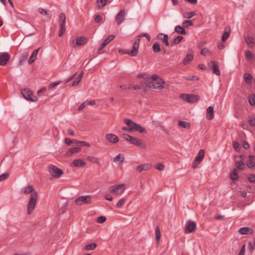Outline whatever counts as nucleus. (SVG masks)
<instances>
[{"mask_svg": "<svg viewBox=\"0 0 255 255\" xmlns=\"http://www.w3.org/2000/svg\"><path fill=\"white\" fill-rule=\"evenodd\" d=\"M21 193L24 194L31 193L27 205V213L30 215L35 208L37 200L38 197V192L34 190V187L31 185H28L22 189Z\"/></svg>", "mask_w": 255, "mask_h": 255, "instance_id": "1", "label": "nucleus"}, {"mask_svg": "<svg viewBox=\"0 0 255 255\" xmlns=\"http://www.w3.org/2000/svg\"><path fill=\"white\" fill-rule=\"evenodd\" d=\"M141 84L149 88L161 90L164 88L165 82L162 79H159L153 81H142Z\"/></svg>", "mask_w": 255, "mask_h": 255, "instance_id": "2", "label": "nucleus"}, {"mask_svg": "<svg viewBox=\"0 0 255 255\" xmlns=\"http://www.w3.org/2000/svg\"><path fill=\"white\" fill-rule=\"evenodd\" d=\"M123 137L126 141L129 142L130 143L136 145V146H139L143 149H145L146 145L144 143L142 140L139 139L136 137H133L128 134L124 133L123 135Z\"/></svg>", "mask_w": 255, "mask_h": 255, "instance_id": "3", "label": "nucleus"}, {"mask_svg": "<svg viewBox=\"0 0 255 255\" xmlns=\"http://www.w3.org/2000/svg\"><path fill=\"white\" fill-rule=\"evenodd\" d=\"M126 186L125 184L115 185L109 187V191L110 193L116 195H121L125 191Z\"/></svg>", "mask_w": 255, "mask_h": 255, "instance_id": "4", "label": "nucleus"}, {"mask_svg": "<svg viewBox=\"0 0 255 255\" xmlns=\"http://www.w3.org/2000/svg\"><path fill=\"white\" fill-rule=\"evenodd\" d=\"M124 122L128 127H131L132 131L136 130L140 133H143L145 131V129L141 125L134 123L130 119H125Z\"/></svg>", "mask_w": 255, "mask_h": 255, "instance_id": "5", "label": "nucleus"}, {"mask_svg": "<svg viewBox=\"0 0 255 255\" xmlns=\"http://www.w3.org/2000/svg\"><path fill=\"white\" fill-rule=\"evenodd\" d=\"M48 171L51 175L55 178H60L63 174L62 169L54 165H50L48 166Z\"/></svg>", "mask_w": 255, "mask_h": 255, "instance_id": "6", "label": "nucleus"}, {"mask_svg": "<svg viewBox=\"0 0 255 255\" xmlns=\"http://www.w3.org/2000/svg\"><path fill=\"white\" fill-rule=\"evenodd\" d=\"M75 202L78 206L83 204H91L92 202V196L90 195L79 196L75 199Z\"/></svg>", "mask_w": 255, "mask_h": 255, "instance_id": "7", "label": "nucleus"}, {"mask_svg": "<svg viewBox=\"0 0 255 255\" xmlns=\"http://www.w3.org/2000/svg\"><path fill=\"white\" fill-rule=\"evenodd\" d=\"M180 98L183 100L190 103L196 102L199 100V96L194 94H183L180 95Z\"/></svg>", "mask_w": 255, "mask_h": 255, "instance_id": "8", "label": "nucleus"}, {"mask_svg": "<svg viewBox=\"0 0 255 255\" xmlns=\"http://www.w3.org/2000/svg\"><path fill=\"white\" fill-rule=\"evenodd\" d=\"M21 94L24 98L27 100L32 102H35L37 100V98L34 97L32 92L28 89L22 90Z\"/></svg>", "mask_w": 255, "mask_h": 255, "instance_id": "9", "label": "nucleus"}, {"mask_svg": "<svg viewBox=\"0 0 255 255\" xmlns=\"http://www.w3.org/2000/svg\"><path fill=\"white\" fill-rule=\"evenodd\" d=\"M204 155L205 151L204 149H200L198 153L197 156L195 157L193 162L192 167L193 168H196L197 166L200 164L204 158Z\"/></svg>", "mask_w": 255, "mask_h": 255, "instance_id": "10", "label": "nucleus"}, {"mask_svg": "<svg viewBox=\"0 0 255 255\" xmlns=\"http://www.w3.org/2000/svg\"><path fill=\"white\" fill-rule=\"evenodd\" d=\"M196 228V224L195 222L188 220L185 225L184 232L186 234L193 232Z\"/></svg>", "mask_w": 255, "mask_h": 255, "instance_id": "11", "label": "nucleus"}, {"mask_svg": "<svg viewBox=\"0 0 255 255\" xmlns=\"http://www.w3.org/2000/svg\"><path fill=\"white\" fill-rule=\"evenodd\" d=\"M126 14V11L125 9H122L116 15L115 20L118 25H120L125 20Z\"/></svg>", "mask_w": 255, "mask_h": 255, "instance_id": "12", "label": "nucleus"}, {"mask_svg": "<svg viewBox=\"0 0 255 255\" xmlns=\"http://www.w3.org/2000/svg\"><path fill=\"white\" fill-rule=\"evenodd\" d=\"M139 42H140V39L139 38H137L135 40V41L133 44L132 50L128 51V52H126L125 53H128V54H129V55H130L131 56H136L138 53V47H139Z\"/></svg>", "mask_w": 255, "mask_h": 255, "instance_id": "13", "label": "nucleus"}, {"mask_svg": "<svg viewBox=\"0 0 255 255\" xmlns=\"http://www.w3.org/2000/svg\"><path fill=\"white\" fill-rule=\"evenodd\" d=\"M115 38L114 35H109L103 42L98 48L99 53H101L100 51L103 49L110 42H111Z\"/></svg>", "mask_w": 255, "mask_h": 255, "instance_id": "14", "label": "nucleus"}, {"mask_svg": "<svg viewBox=\"0 0 255 255\" xmlns=\"http://www.w3.org/2000/svg\"><path fill=\"white\" fill-rule=\"evenodd\" d=\"M193 51L192 49H189L188 51V53L183 60V64L187 65L193 59Z\"/></svg>", "mask_w": 255, "mask_h": 255, "instance_id": "15", "label": "nucleus"}, {"mask_svg": "<svg viewBox=\"0 0 255 255\" xmlns=\"http://www.w3.org/2000/svg\"><path fill=\"white\" fill-rule=\"evenodd\" d=\"M106 139L112 143H116L119 141L118 136L113 133H108L106 135Z\"/></svg>", "mask_w": 255, "mask_h": 255, "instance_id": "16", "label": "nucleus"}, {"mask_svg": "<svg viewBox=\"0 0 255 255\" xmlns=\"http://www.w3.org/2000/svg\"><path fill=\"white\" fill-rule=\"evenodd\" d=\"M152 167V165L150 163H144L142 164H140L139 166H137L136 168V170L138 172H141L143 171H146L150 169Z\"/></svg>", "mask_w": 255, "mask_h": 255, "instance_id": "17", "label": "nucleus"}, {"mask_svg": "<svg viewBox=\"0 0 255 255\" xmlns=\"http://www.w3.org/2000/svg\"><path fill=\"white\" fill-rule=\"evenodd\" d=\"M157 38L160 39L162 42L166 45L169 46L168 35L163 33H159L157 36Z\"/></svg>", "mask_w": 255, "mask_h": 255, "instance_id": "18", "label": "nucleus"}, {"mask_svg": "<svg viewBox=\"0 0 255 255\" xmlns=\"http://www.w3.org/2000/svg\"><path fill=\"white\" fill-rule=\"evenodd\" d=\"M9 59V55L7 53H4L0 55V65H5Z\"/></svg>", "mask_w": 255, "mask_h": 255, "instance_id": "19", "label": "nucleus"}, {"mask_svg": "<svg viewBox=\"0 0 255 255\" xmlns=\"http://www.w3.org/2000/svg\"><path fill=\"white\" fill-rule=\"evenodd\" d=\"M86 165V162L82 159H75L72 161L70 165L72 167H83Z\"/></svg>", "mask_w": 255, "mask_h": 255, "instance_id": "20", "label": "nucleus"}, {"mask_svg": "<svg viewBox=\"0 0 255 255\" xmlns=\"http://www.w3.org/2000/svg\"><path fill=\"white\" fill-rule=\"evenodd\" d=\"M206 118L209 120H211L214 118V108L212 106H209L207 109Z\"/></svg>", "mask_w": 255, "mask_h": 255, "instance_id": "21", "label": "nucleus"}, {"mask_svg": "<svg viewBox=\"0 0 255 255\" xmlns=\"http://www.w3.org/2000/svg\"><path fill=\"white\" fill-rule=\"evenodd\" d=\"M40 49V48H39L36 49L33 51L32 55L30 57L29 60H28V63L29 64H31L36 59L37 55L38 52Z\"/></svg>", "mask_w": 255, "mask_h": 255, "instance_id": "22", "label": "nucleus"}, {"mask_svg": "<svg viewBox=\"0 0 255 255\" xmlns=\"http://www.w3.org/2000/svg\"><path fill=\"white\" fill-rule=\"evenodd\" d=\"M239 232L241 235L251 234L253 233V230L249 227H243L239 229Z\"/></svg>", "mask_w": 255, "mask_h": 255, "instance_id": "23", "label": "nucleus"}, {"mask_svg": "<svg viewBox=\"0 0 255 255\" xmlns=\"http://www.w3.org/2000/svg\"><path fill=\"white\" fill-rule=\"evenodd\" d=\"M211 63H213V72L216 75L219 76L220 75V71L219 69L218 63L215 61H212Z\"/></svg>", "mask_w": 255, "mask_h": 255, "instance_id": "24", "label": "nucleus"}, {"mask_svg": "<svg viewBox=\"0 0 255 255\" xmlns=\"http://www.w3.org/2000/svg\"><path fill=\"white\" fill-rule=\"evenodd\" d=\"M87 42L86 37L80 36L76 38V44L79 46L85 45Z\"/></svg>", "mask_w": 255, "mask_h": 255, "instance_id": "25", "label": "nucleus"}, {"mask_svg": "<svg viewBox=\"0 0 255 255\" xmlns=\"http://www.w3.org/2000/svg\"><path fill=\"white\" fill-rule=\"evenodd\" d=\"M66 19L65 14L63 12L61 13L58 19L60 25H65Z\"/></svg>", "mask_w": 255, "mask_h": 255, "instance_id": "26", "label": "nucleus"}, {"mask_svg": "<svg viewBox=\"0 0 255 255\" xmlns=\"http://www.w3.org/2000/svg\"><path fill=\"white\" fill-rule=\"evenodd\" d=\"M80 147H72L67 151V155L68 156H71L72 154L75 153H78L81 150Z\"/></svg>", "mask_w": 255, "mask_h": 255, "instance_id": "27", "label": "nucleus"}, {"mask_svg": "<svg viewBox=\"0 0 255 255\" xmlns=\"http://www.w3.org/2000/svg\"><path fill=\"white\" fill-rule=\"evenodd\" d=\"M178 126L186 129H189L190 128V124L185 121H179L178 122Z\"/></svg>", "mask_w": 255, "mask_h": 255, "instance_id": "28", "label": "nucleus"}, {"mask_svg": "<svg viewBox=\"0 0 255 255\" xmlns=\"http://www.w3.org/2000/svg\"><path fill=\"white\" fill-rule=\"evenodd\" d=\"M175 31L178 33L183 34V35H185L186 33L185 29L182 26H181L180 25H177L175 26Z\"/></svg>", "mask_w": 255, "mask_h": 255, "instance_id": "29", "label": "nucleus"}, {"mask_svg": "<svg viewBox=\"0 0 255 255\" xmlns=\"http://www.w3.org/2000/svg\"><path fill=\"white\" fill-rule=\"evenodd\" d=\"M183 39V37L180 35L177 36L175 38L173 41L170 43V46H172L174 45L179 44L181 41Z\"/></svg>", "mask_w": 255, "mask_h": 255, "instance_id": "30", "label": "nucleus"}, {"mask_svg": "<svg viewBox=\"0 0 255 255\" xmlns=\"http://www.w3.org/2000/svg\"><path fill=\"white\" fill-rule=\"evenodd\" d=\"M245 41H246V42L247 44V45L250 47H253V45L254 44V39L253 37H250V36L247 37L245 38Z\"/></svg>", "mask_w": 255, "mask_h": 255, "instance_id": "31", "label": "nucleus"}, {"mask_svg": "<svg viewBox=\"0 0 255 255\" xmlns=\"http://www.w3.org/2000/svg\"><path fill=\"white\" fill-rule=\"evenodd\" d=\"M74 143H75L77 145H79V146H86L87 147L90 146V144L89 143L86 142L84 141L78 140L77 139L74 140Z\"/></svg>", "mask_w": 255, "mask_h": 255, "instance_id": "32", "label": "nucleus"}, {"mask_svg": "<svg viewBox=\"0 0 255 255\" xmlns=\"http://www.w3.org/2000/svg\"><path fill=\"white\" fill-rule=\"evenodd\" d=\"M97 7L99 8H103L107 3V0H97Z\"/></svg>", "mask_w": 255, "mask_h": 255, "instance_id": "33", "label": "nucleus"}, {"mask_svg": "<svg viewBox=\"0 0 255 255\" xmlns=\"http://www.w3.org/2000/svg\"><path fill=\"white\" fill-rule=\"evenodd\" d=\"M153 50L155 53L159 52L161 50L160 44L158 42H155L152 46Z\"/></svg>", "mask_w": 255, "mask_h": 255, "instance_id": "34", "label": "nucleus"}, {"mask_svg": "<svg viewBox=\"0 0 255 255\" xmlns=\"http://www.w3.org/2000/svg\"><path fill=\"white\" fill-rule=\"evenodd\" d=\"M124 160V157L123 155H122V154H119L114 158L113 160L115 162H123Z\"/></svg>", "mask_w": 255, "mask_h": 255, "instance_id": "35", "label": "nucleus"}, {"mask_svg": "<svg viewBox=\"0 0 255 255\" xmlns=\"http://www.w3.org/2000/svg\"><path fill=\"white\" fill-rule=\"evenodd\" d=\"M38 12L41 14L46 16L48 19H50L51 17L48 12L42 8H39L38 10Z\"/></svg>", "mask_w": 255, "mask_h": 255, "instance_id": "36", "label": "nucleus"}, {"mask_svg": "<svg viewBox=\"0 0 255 255\" xmlns=\"http://www.w3.org/2000/svg\"><path fill=\"white\" fill-rule=\"evenodd\" d=\"M97 246V245L96 243H92L89 245H87L84 249L86 251H90L94 250Z\"/></svg>", "mask_w": 255, "mask_h": 255, "instance_id": "37", "label": "nucleus"}, {"mask_svg": "<svg viewBox=\"0 0 255 255\" xmlns=\"http://www.w3.org/2000/svg\"><path fill=\"white\" fill-rule=\"evenodd\" d=\"M87 159L93 163L99 164V161L97 157L93 156H89L87 157Z\"/></svg>", "mask_w": 255, "mask_h": 255, "instance_id": "38", "label": "nucleus"}, {"mask_svg": "<svg viewBox=\"0 0 255 255\" xmlns=\"http://www.w3.org/2000/svg\"><path fill=\"white\" fill-rule=\"evenodd\" d=\"M160 237H161V233H160L159 228L158 227H156V228L155 230V238H156V241L157 243L159 242Z\"/></svg>", "mask_w": 255, "mask_h": 255, "instance_id": "39", "label": "nucleus"}, {"mask_svg": "<svg viewBox=\"0 0 255 255\" xmlns=\"http://www.w3.org/2000/svg\"><path fill=\"white\" fill-rule=\"evenodd\" d=\"M195 15V13L194 12H187L183 13V16L185 18L189 19Z\"/></svg>", "mask_w": 255, "mask_h": 255, "instance_id": "40", "label": "nucleus"}, {"mask_svg": "<svg viewBox=\"0 0 255 255\" xmlns=\"http://www.w3.org/2000/svg\"><path fill=\"white\" fill-rule=\"evenodd\" d=\"M236 166L239 169L243 170L244 169L245 163L242 161H237L236 162Z\"/></svg>", "mask_w": 255, "mask_h": 255, "instance_id": "41", "label": "nucleus"}, {"mask_svg": "<svg viewBox=\"0 0 255 255\" xmlns=\"http://www.w3.org/2000/svg\"><path fill=\"white\" fill-rule=\"evenodd\" d=\"M230 34V30H229L228 31H225L222 35V41H225L229 37Z\"/></svg>", "mask_w": 255, "mask_h": 255, "instance_id": "42", "label": "nucleus"}, {"mask_svg": "<svg viewBox=\"0 0 255 255\" xmlns=\"http://www.w3.org/2000/svg\"><path fill=\"white\" fill-rule=\"evenodd\" d=\"M201 54L204 56L210 55L211 52L207 48H203L201 51Z\"/></svg>", "mask_w": 255, "mask_h": 255, "instance_id": "43", "label": "nucleus"}, {"mask_svg": "<svg viewBox=\"0 0 255 255\" xmlns=\"http://www.w3.org/2000/svg\"><path fill=\"white\" fill-rule=\"evenodd\" d=\"M66 31L65 25H60V30L59 32V36L61 37L64 33Z\"/></svg>", "mask_w": 255, "mask_h": 255, "instance_id": "44", "label": "nucleus"}, {"mask_svg": "<svg viewBox=\"0 0 255 255\" xmlns=\"http://www.w3.org/2000/svg\"><path fill=\"white\" fill-rule=\"evenodd\" d=\"M252 78V76L249 73H246L244 75V79L247 83H251Z\"/></svg>", "mask_w": 255, "mask_h": 255, "instance_id": "45", "label": "nucleus"}, {"mask_svg": "<svg viewBox=\"0 0 255 255\" xmlns=\"http://www.w3.org/2000/svg\"><path fill=\"white\" fill-rule=\"evenodd\" d=\"M159 79H161L158 75H153L151 77H148V80H146V81H153L157 80Z\"/></svg>", "mask_w": 255, "mask_h": 255, "instance_id": "46", "label": "nucleus"}, {"mask_svg": "<svg viewBox=\"0 0 255 255\" xmlns=\"http://www.w3.org/2000/svg\"><path fill=\"white\" fill-rule=\"evenodd\" d=\"M125 199L124 198H122L118 202L116 206L119 208H122L123 205L125 204Z\"/></svg>", "mask_w": 255, "mask_h": 255, "instance_id": "47", "label": "nucleus"}, {"mask_svg": "<svg viewBox=\"0 0 255 255\" xmlns=\"http://www.w3.org/2000/svg\"><path fill=\"white\" fill-rule=\"evenodd\" d=\"M193 23L191 20H186L183 22V26L185 27H188L189 26L192 25Z\"/></svg>", "mask_w": 255, "mask_h": 255, "instance_id": "48", "label": "nucleus"}, {"mask_svg": "<svg viewBox=\"0 0 255 255\" xmlns=\"http://www.w3.org/2000/svg\"><path fill=\"white\" fill-rule=\"evenodd\" d=\"M246 56L249 60H251L253 58V54L250 51L247 50L246 51Z\"/></svg>", "mask_w": 255, "mask_h": 255, "instance_id": "49", "label": "nucleus"}, {"mask_svg": "<svg viewBox=\"0 0 255 255\" xmlns=\"http://www.w3.org/2000/svg\"><path fill=\"white\" fill-rule=\"evenodd\" d=\"M106 220V217L105 216H100L97 219V222L99 223H103Z\"/></svg>", "mask_w": 255, "mask_h": 255, "instance_id": "50", "label": "nucleus"}, {"mask_svg": "<svg viewBox=\"0 0 255 255\" xmlns=\"http://www.w3.org/2000/svg\"><path fill=\"white\" fill-rule=\"evenodd\" d=\"M231 179L233 181L237 180L238 178V176L236 173H231L230 174Z\"/></svg>", "mask_w": 255, "mask_h": 255, "instance_id": "51", "label": "nucleus"}, {"mask_svg": "<svg viewBox=\"0 0 255 255\" xmlns=\"http://www.w3.org/2000/svg\"><path fill=\"white\" fill-rule=\"evenodd\" d=\"M247 164L248 167L250 168H253L255 167V163L254 161L249 160Z\"/></svg>", "mask_w": 255, "mask_h": 255, "instance_id": "52", "label": "nucleus"}, {"mask_svg": "<svg viewBox=\"0 0 255 255\" xmlns=\"http://www.w3.org/2000/svg\"><path fill=\"white\" fill-rule=\"evenodd\" d=\"M233 145L234 149L236 151H239L240 150V144L238 142H237V141L233 142Z\"/></svg>", "mask_w": 255, "mask_h": 255, "instance_id": "53", "label": "nucleus"}, {"mask_svg": "<svg viewBox=\"0 0 255 255\" xmlns=\"http://www.w3.org/2000/svg\"><path fill=\"white\" fill-rule=\"evenodd\" d=\"M164 168V166L162 163H158L155 166V168L158 169L159 171L163 170Z\"/></svg>", "mask_w": 255, "mask_h": 255, "instance_id": "54", "label": "nucleus"}, {"mask_svg": "<svg viewBox=\"0 0 255 255\" xmlns=\"http://www.w3.org/2000/svg\"><path fill=\"white\" fill-rule=\"evenodd\" d=\"M8 176V173H3L0 175V181L6 179Z\"/></svg>", "mask_w": 255, "mask_h": 255, "instance_id": "55", "label": "nucleus"}, {"mask_svg": "<svg viewBox=\"0 0 255 255\" xmlns=\"http://www.w3.org/2000/svg\"><path fill=\"white\" fill-rule=\"evenodd\" d=\"M65 142L68 144L70 145L72 143H74V140H71L70 138L66 137L64 139Z\"/></svg>", "mask_w": 255, "mask_h": 255, "instance_id": "56", "label": "nucleus"}, {"mask_svg": "<svg viewBox=\"0 0 255 255\" xmlns=\"http://www.w3.org/2000/svg\"><path fill=\"white\" fill-rule=\"evenodd\" d=\"M248 180L251 183H255V175H250V176L248 178Z\"/></svg>", "mask_w": 255, "mask_h": 255, "instance_id": "57", "label": "nucleus"}, {"mask_svg": "<svg viewBox=\"0 0 255 255\" xmlns=\"http://www.w3.org/2000/svg\"><path fill=\"white\" fill-rule=\"evenodd\" d=\"M102 19H103V18L101 15H96V16L95 17V21L96 23H99L102 20Z\"/></svg>", "mask_w": 255, "mask_h": 255, "instance_id": "58", "label": "nucleus"}, {"mask_svg": "<svg viewBox=\"0 0 255 255\" xmlns=\"http://www.w3.org/2000/svg\"><path fill=\"white\" fill-rule=\"evenodd\" d=\"M249 103L252 106L255 105V96L251 97L249 99Z\"/></svg>", "mask_w": 255, "mask_h": 255, "instance_id": "59", "label": "nucleus"}, {"mask_svg": "<svg viewBox=\"0 0 255 255\" xmlns=\"http://www.w3.org/2000/svg\"><path fill=\"white\" fill-rule=\"evenodd\" d=\"M138 77H140L145 80V81L148 80V76L144 74H140L138 75Z\"/></svg>", "mask_w": 255, "mask_h": 255, "instance_id": "60", "label": "nucleus"}, {"mask_svg": "<svg viewBox=\"0 0 255 255\" xmlns=\"http://www.w3.org/2000/svg\"><path fill=\"white\" fill-rule=\"evenodd\" d=\"M81 80L78 79V78H77L76 79L72 82V85L73 86L78 85Z\"/></svg>", "mask_w": 255, "mask_h": 255, "instance_id": "61", "label": "nucleus"}, {"mask_svg": "<svg viewBox=\"0 0 255 255\" xmlns=\"http://www.w3.org/2000/svg\"><path fill=\"white\" fill-rule=\"evenodd\" d=\"M245 245H244L242 247L241 250L238 255H245Z\"/></svg>", "mask_w": 255, "mask_h": 255, "instance_id": "62", "label": "nucleus"}, {"mask_svg": "<svg viewBox=\"0 0 255 255\" xmlns=\"http://www.w3.org/2000/svg\"><path fill=\"white\" fill-rule=\"evenodd\" d=\"M249 122L251 126H255V118H251L249 120Z\"/></svg>", "mask_w": 255, "mask_h": 255, "instance_id": "63", "label": "nucleus"}, {"mask_svg": "<svg viewBox=\"0 0 255 255\" xmlns=\"http://www.w3.org/2000/svg\"><path fill=\"white\" fill-rule=\"evenodd\" d=\"M243 146L245 149H249L250 148V144L247 141L243 142Z\"/></svg>", "mask_w": 255, "mask_h": 255, "instance_id": "64", "label": "nucleus"}]
</instances>
